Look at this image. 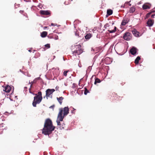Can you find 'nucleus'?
Instances as JSON below:
<instances>
[{"label":"nucleus","instance_id":"1","mask_svg":"<svg viewBox=\"0 0 155 155\" xmlns=\"http://www.w3.org/2000/svg\"><path fill=\"white\" fill-rule=\"evenodd\" d=\"M55 127L53 126L51 120L49 118L47 119L45 121L42 133L45 135H49L54 130Z\"/></svg>","mask_w":155,"mask_h":155},{"label":"nucleus","instance_id":"2","mask_svg":"<svg viewBox=\"0 0 155 155\" xmlns=\"http://www.w3.org/2000/svg\"><path fill=\"white\" fill-rule=\"evenodd\" d=\"M83 49L80 45H76L72 47L71 51L74 55L76 56L81 54L83 52Z\"/></svg>","mask_w":155,"mask_h":155},{"label":"nucleus","instance_id":"3","mask_svg":"<svg viewBox=\"0 0 155 155\" xmlns=\"http://www.w3.org/2000/svg\"><path fill=\"white\" fill-rule=\"evenodd\" d=\"M59 112L58 114L57 122L58 125L61 126L60 121H62L64 118V116H62L63 109L60 108L59 109Z\"/></svg>","mask_w":155,"mask_h":155},{"label":"nucleus","instance_id":"4","mask_svg":"<svg viewBox=\"0 0 155 155\" xmlns=\"http://www.w3.org/2000/svg\"><path fill=\"white\" fill-rule=\"evenodd\" d=\"M42 97H38L35 96L34 97V100L32 103V105L33 107H36L37 104H39L41 101Z\"/></svg>","mask_w":155,"mask_h":155},{"label":"nucleus","instance_id":"5","mask_svg":"<svg viewBox=\"0 0 155 155\" xmlns=\"http://www.w3.org/2000/svg\"><path fill=\"white\" fill-rule=\"evenodd\" d=\"M132 38V34L130 32H126L124 33L123 38L125 40H130Z\"/></svg>","mask_w":155,"mask_h":155},{"label":"nucleus","instance_id":"6","mask_svg":"<svg viewBox=\"0 0 155 155\" xmlns=\"http://www.w3.org/2000/svg\"><path fill=\"white\" fill-rule=\"evenodd\" d=\"M55 91V90L54 89H48L46 90V97L47 99H48V97H49Z\"/></svg>","mask_w":155,"mask_h":155},{"label":"nucleus","instance_id":"7","mask_svg":"<svg viewBox=\"0 0 155 155\" xmlns=\"http://www.w3.org/2000/svg\"><path fill=\"white\" fill-rule=\"evenodd\" d=\"M40 13L44 15H50L51 12L50 11L40 10Z\"/></svg>","mask_w":155,"mask_h":155},{"label":"nucleus","instance_id":"8","mask_svg":"<svg viewBox=\"0 0 155 155\" xmlns=\"http://www.w3.org/2000/svg\"><path fill=\"white\" fill-rule=\"evenodd\" d=\"M63 111V115H62V116H66L69 113V109L68 107H65L64 108H62Z\"/></svg>","mask_w":155,"mask_h":155},{"label":"nucleus","instance_id":"9","mask_svg":"<svg viewBox=\"0 0 155 155\" xmlns=\"http://www.w3.org/2000/svg\"><path fill=\"white\" fill-rule=\"evenodd\" d=\"M151 4L149 3H145L142 6L143 9H149L151 6Z\"/></svg>","mask_w":155,"mask_h":155},{"label":"nucleus","instance_id":"10","mask_svg":"<svg viewBox=\"0 0 155 155\" xmlns=\"http://www.w3.org/2000/svg\"><path fill=\"white\" fill-rule=\"evenodd\" d=\"M129 21L130 20L128 18H124L122 21L121 24L122 25L124 26L129 22Z\"/></svg>","mask_w":155,"mask_h":155},{"label":"nucleus","instance_id":"11","mask_svg":"<svg viewBox=\"0 0 155 155\" xmlns=\"http://www.w3.org/2000/svg\"><path fill=\"white\" fill-rule=\"evenodd\" d=\"M137 52V49L135 47H133L130 50V52L132 55H135Z\"/></svg>","mask_w":155,"mask_h":155},{"label":"nucleus","instance_id":"12","mask_svg":"<svg viewBox=\"0 0 155 155\" xmlns=\"http://www.w3.org/2000/svg\"><path fill=\"white\" fill-rule=\"evenodd\" d=\"M147 23L149 27H151L153 25L154 23V20L149 19L147 22Z\"/></svg>","mask_w":155,"mask_h":155},{"label":"nucleus","instance_id":"13","mask_svg":"<svg viewBox=\"0 0 155 155\" xmlns=\"http://www.w3.org/2000/svg\"><path fill=\"white\" fill-rule=\"evenodd\" d=\"M11 87L7 85L3 89V91H5L6 92L9 93L11 89Z\"/></svg>","mask_w":155,"mask_h":155},{"label":"nucleus","instance_id":"14","mask_svg":"<svg viewBox=\"0 0 155 155\" xmlns=\"http://www.w3.org/2000/svg\"><path fill=\"white\" fill-rule=\"evenodd\" d=\"M133 34L136 37H139V33L135 29H133L132 31Z\"/></svg>","mask_w":155,"mask_h":155},{"label":"nucleus","instance_id":"15","mask_svg":"<svg viewBox=\"0 0 155 155\" xmlns=\"http://www.w3.org/2000/svg\"><path fill=\"white\" fill-rule=\"evenodd\" d=\"M47 35V32L44 31L41 33V36L42 38H45Z\"/></svg>","mask_w":155,"mask_h":155},{"label":"nucleus","instance_id":"16","mask_svg":"<svg viewBox=\"0 0 155 155\" xmlns=\"http://www.w3.org/2000/svg\"><path fill=\"white\" fill-rule=\"evenodd\" d=\"M57 99L60 104L61 105L62 103V101L64 99V98L62 97H57Z\"/></svg>","mask_w":155,"mask_h":155},{"label":"nucleus","instance_id":"17","mask_svg":"<svg viewBox=\"0 0 155 155\" xmlns=\"http://www.w3.org/2000/svg\"><path fill=\"white\" fill-rule=\"evenodd\" d=\"M92 34L90 33H89L87 34L85 36V38L86 39H89L90 38H91V37L92 36Z\"/></svg>","mask_w":155,"mask_h":155},{"label":"nucleus","instance_id":"18","mask_svg":"<svg viewBox=\"0 0 155 155\" xmlns=\"http://www.w3.org/2000/svg\"><path fill=\"white\" fill-rule=\"evenodd\" d=\"M140 58L139 56L137 57L135 60V63L136 64H138L139 63V60H140Z\"/></svg>","mask_w":155,"mask_h":155},{"label":"nucleus","instance_id":"19","mask_svg":"<svg viewBox=\"0 0 155 155\" xmlns=\"http://www.w3.org/2000/svg\"><path fill=\"white\" fill-rule=\"evenodd\" d=\"M101 82V80L97 78H95V82H94V84H96L97 83H99Z\"/></svg>","mask_w":155,"mask_h":155},{"label":"nucleus","instance_id":"20","mask_svg":"<svg viewBox=\"0 0 155 155\" xmlns=\"http://www.w3.org/2000/svg\"><path fill=\"white\" fill-rule=\"evenodd\" d=\"M74 32L75 35L76 36H79V30H77V29H75L74 31Z\"/></svg>","mask_w":155,"mask_h":155},{"label":"nucleus","instance_id":"21","mask_svg":"<svg viewBox=\"0 0 155 155\" xmlns=\"http://www.w3.org/2000/svg\"><path fill=\"white\" fill-rule=\"evenodd\" d=\"M113 13V11L111 9H108L107 11V14L108 15H111Z\"/></svg>","mask_w":155,"mask_h":155},{"label":"nucleus","instance_id":"22","mask_svg":"<svg viewBox=\"0 0 155 155\" xmlns=\"http://www.w3.org/2000/svg\"><path fill=\"white\" fill-rule=\"evenodd\" d=\"M117 28L116 27H114V29L112 30H108V31L110 33H113L115 32L116 31Z\"/></svg>","mask_w":155,"mask_h":155},{"label":"nucleus","instance_id":"23","mask_svg":"<svg viewBox=\"0 0 155 155\" xmlns=\"http://www.w3.org/2000/svg\"><path fill=\"white\" fill-rule=\"evenodd\" d=\"M135 8L134 7H132L130 8L129 10V12L130 13H133L135 11Z\"/></svg>","mask_w":155,"mask_h":155},{"label":"nucleus","instance_id":"24","mask_svg":"<svg viewBox=\"0 0 155 155\" xmlns=\"http://www.w3.org/2000/svg\"><path fill=\"white\" fill-rule=\"evenodd\" d=\"M35 96H38V97H42V93L41 91H39L38 92V94H35Z\"/></svg>","mask_w":155,"mask_h":155},{"label":"nucleus","instance_id":"25","mask_svg":"<svg viewBox=\"0 0 155 155\" xmlns=\"http://www.w3.org/2000/svg\"><path fill=\"white\" fill-rule=\"evenodd\" d=\"M65 124H62L61 126H59L58 127L60 128V129L62 130V129H64L65 127Z\"/></svg>","mask_w":155,"mask_h":155},{"label":"nucleus","instance_id":"26","mask_svg":"<svg viewBox=\"0 0 155 155\" xmlns=\"http://www.w3.org/2000/svg\"><path fill=\"white\" fill-rule=\"evenodd\" d=\"M48 37L49 39L53 38H54L53 35H52L51 34H49L48 36Z\"/></svg>","mask_w":155,"mask_h":155},{"label":"nucleus","instance_id":"27","mask_svg":"<svg viewBox=\"0 0 155 155\" xmlns=\"http://www.w3.org/2000/svg\"><path fill=\"white\" fill-rule=\"evenodd\" d=\"M45 48H50V45L49 44H48L45 45Z\"/></svg>","mask_w":155,"mask_h":155},{"label":"nucleus","instance_id":"28","mask_svg":"<svg viewBox=\"0 0 155 155\" xmlns=\"http://www.w3.org/2000/svg\"><path fill=\"white\" fill-rule=\"evenodd\" d=\"M69 71H64L63 72V75L65 76H67V73L69 72Z\"/></svg>","mask_w":155,"mask_h":155},{"label":"nucleus","instance_id":"29","mask_svg":"<svg viewBox=\"0 0 155 155\" xmlns=\"http://www.w3.org/2000/svg\"><path fill=\"white\" fill-rule=\"evenodd\" d=\"M53 37H54L53 39H54L55 40H57L58 38V36L57 35H53Z\"/></svg>","mask_w":155,"mask_h":155},{"label":"nucleus","instance_id":"30","mask_svg":"<svg viewBox=\"0 0 155 155\" xmlns=\"http://www.w3.org/2000/svg\"><path fill=\"white\" fill-rule=\"evenodd\" d=\"M151 14V12H149L146 15V18H148L150 15Z\"/></svg>","mask_w":155,"mask_h":155},{"label":"nucleus","instance_id":"31","mask_svg":"<svg viewBox=\"0 0 155 155\" xmlns=\"http://www.w3.org/2000/svg\"><path fill=\"white\" fill-rule=\"evenodd\" d=\"M88 92V91L87 88H85V90L84 92V94L85 95H86Z\"/></svg>","mask_w":155,"mask_h":155},{"label":"nucleus","instance_id":"32","mask_svg":"<svg viewBox=\"0 0 155 155\" xmlns=\"http://www.w3.org/2000/svg\"><path fill=\"white\" fill-rule=\"evenodd\" d=\"M31 86H32V85L33 84V82H31ZM31 87H30V88H29V92L31 93V94H32V92H31L30 91L31 90Z\"/></svg>","mask_w":155,"mask_h":155},{"label":"nucleus","instance_id":"33","mask_svg":"<svg viewBox=\"0 0 155 155\" xmlns=\"http://www.w3.org/2000/svg\"><path fill=\"white\" fill-rule=\"evenodd\" d=\"M129 5V6H131V4H130L129 2H125V4L124 5V6L125 5Z\"/></svg>","mask_w":155,"mask_h":155},{"label":"nucleus","instance_id":"34","mask_svg":"<svg viewBox=\"0 0 155 155\" xmlns=\"http://www.w3.org/2000/svg\"><path fill=\"white\" fill-rule=\"evenodd\" d=\"M155 12V8H154L153 9H152L151 10V11L150 12H151V14Z\"/></svg>","mask_w":155,"mask_h":155},{"label":"nucleus","instance_id":"35","mask_svg":"<svg viewBox=\"0 0 155 155\" xmlns=\"http://www.w3.org/2000/svg\"><path fill=\"white\" fill-rule=\"evenodd\" d=\"M48 27H47V26H44V27H43V29H45Z\"/></svg>","mask_w":155,"mask_h":155},{"label":"nucleus","instance_id":"36","mask_svg":"<svg viewBox=\"0 0 155 155\" xmlns=\"http://www.w3.org/2000/svg\"><path fill=\"white\" fill-rule=\"evenodd\" d=\"M51 25H52V26H55V24H53V23H52L51 24Z\"/></svg>","mask_w":155,"mask_h":155},{"label":"nucleus","instance_id":"37","mask_svg":"<svg viewBox=\"0 0 155 155\" xmlns=\"http://www.w3.org/2000/svg\"><path fill=\"white\" fill-rule=\"evenodd\" d=\"M154 15H151V17H152V18H154Z\"/></svg>","mask_w":155,"mask_h":155},{"label":"nucleus","instance_id":"38","mask_svg":"<svg viewBox=\"0 0 155 155\" xmlns=\"http://www.w3.org/2000/svg\"><path fill=\"white\" fill-rule=\"evenodd\" d=\"M68 0H66V1H65V2H64V3L66 5H68V4H66V2L67 1H68Z\"/></svg>","mask_w":155,"mask_h":155},{"label":"nucleus","instance_id":"39","mask_svg":"<svg viewBox=\"0 0 155 155\" xmlns=\"http://www.w3.org/2000/svg\"><path fill=\"white\" fill-rule=\"evenodd\" d=\"M29 51H30V50H29Z\"/></svg>","mask_w":155,"mask_h":155}]
</instances>
